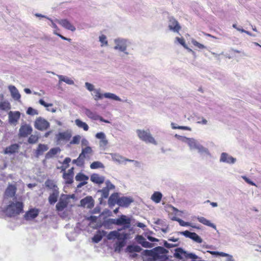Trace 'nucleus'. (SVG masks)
Masks as SVG:
<instances>
[{
	"mask_svg": "<svg viewBox=\"0 0 261 261\" xmlns=\"http://www.w3.org/2000/svg\"><path fill=\"white\" fill-rule=\"evenodd\" d=\"M168 253L163 247L158 246L151 250H144L142 254L149 257L146 261H170Z\"/></svg>",
	"mask_w": 261,
	"mask_h": 261,
	"instance_id": "obj_1",
	"label": "nucleus"
},
{
	"mask_svg": "<svg viewBox=\"0 0 261 261\" xmlns=\"http://www.w3.org/2000/svg\"><path fill=\"white\" fill-rule=\"evenodd\" d=\"M23 208V204L22 202H12L7 206L5 213L7 215L11 217L22 213Z\"/></svg>",
	"mask_w": 261,
	"mask_h": 261,
	"instance_id": "obj_2",
	"label": "nucleus"
},
{
	"mask_svg": "<svg viewBox=\"0 0 261 261\" xmlns=\"http://www.w3.org/2000/svg\"><path fill=\"white\" fill-rule=\"evenodd\" d=\"M185 139L191 150L196 149L198 150V152L201 154H205L208 155H210L208 149L201 145L197 140L193 138H185Z\"/></svg>",
	"mask_w": 261,
	"mask_h": 261,
	"instance_id": "obj_3",
	"label": "nucleus"
},
{
	"mask_svg": "<svg viewBox=\"0 0 261 261\" xmlns=\"http://www.w3.org/2000/svg\"><path fill=\"white\" fill-rule=\"evenodd\" d=\"M137 134L139 138L147 143H151L157 145V142L151 135L149 130L137 129Z\"/></svg>",
	"mask_w": 261,
	"mask_h": 261,
	"instance_id": "obj_4",
	"label": "nucleus"
},
{
	"mask_svg": "<svg viewBox=\"0 0 261 261\" xmlns=\"http://www.w3.org/2000/svg\"><path fill=\"white\" fill-rule=\"evenodd\" d=\"M114 42L115 44V46L114 47V49L123 52L125 55H128V53L126 51L129 44V41L127 39L118 38L114 39Z\"/></svg>",
	"mask_w": 261,
	"mask_h": 261,
	"instance_id": "obj_5",
	"label": "nucleus"
},
{
	"mask_svg": "<svg viewBox=\"0 0 261 261\" xmlns=\"http://www.w3.org/2000/svg\"><path fill=\"white\" fill-rule=\"evenodd\" d=\"M182 254H183L186 258H191L193 259H196L199 258V257L193 253H188L186 251L184 250L181 248H177L175 250V253H174V256L179 259H182Z\"/></svg>",
	"mask_w": 261,
	"mask_h": 261,
	"instance_id": "obj_6",
	"label": "nucleus"
},
{
	"mask_svg": "<svg viewBox=\"0 0 261 261\" xmlns=\"http://www.w3.org/2000/svg\"><path fill=\"white\" fill-rule=\"evenodd\" d=\"M117 225L122 226L121 228L118 229V231H121L130 227L131 219L125 215H121L117 218Z\"/></svg>",
	"mask_w": 261,
	"mask_h": 261,
	"instance_id": "obj_7",
	"label": "nucleus"
},
{
	"mask_svg": "<svg viewBox=\"0 0 261 261\" xmlns=\"http://www.w3.org/2000/svg\"><path fill=\"white\" fill-rule=\"evenodd\" d=\"M50 126L49 123L45 119L39 117L37 118L34 123L35 127L40 130H46Z\"/></svg>",
	"mask_w": 261,
	"mask_h": 261,
	"instance_id": "obj_8",
	"label": "nucleus"
},
{
	"mask_svg": "<svg viewBox=\"0 0 261 261\" xmlns=\"http://www.w3.org/2000/svg\"><path fill=\"white\" fill-rule=\"evenodd\" d=\"M72 137V133L70 130H67L65 132L59 133L56 136L57 141L58 143L61 141H68Z\"/></svg>",
	"mask_w": 261,
	"mask_h": 261,
	"instance_id": "obj_9",
	"label": "nucleus"
},
{
	"mask_svg": "<svg viewBox=\"0 0 261 261\" xmlns=\"http://www.w3.org/2000/svg\"><path fill=\"white\" fill-rule=\"evenodd\" d=\"M80 206L88 209H91L94 206V200L92 196H86L80 200Z\"/></svg>",
	"mask_w": 261,
	"mask_h": 261,
	"instance_id": "obj_10",
	"label": "nucleus"
},
{
	"mask_svg": "<svg viewBox=\"0 0 261 261\" xmlns=\"http://www.w3.org/2000/svg\"><path fill=\"white\" fill-rule=\"evenodd\" d=\"M33 131L32 127L29 124L22 125L19 129L18 135L19 137H27L30 135Z\"/></svg>",
	"mask_w": 261,
	"mask_h": 261,
	"instance_id": "obj_11",
	"label": "nucleus"
},
{
	"mask_svg": "<svg viewBox=\"0 0 261 261\" xmlns=\"http://www.w3.org/2000/svg\"><path fill=\"white\" fill-rule=\"evenodd\" d=\"M168 28L173 32L178 33L181 27L178 21L173 17H169Z\"/></svg>",
	"mask_w": 261,
	"mask_h": 261,
	"instance_id": "obj_12",
	"label": "nucleus"
},
{
	"mask_svg": "<svg viewBox=\"0 0 261 261\" xmlns=\"http://www.w3.org/2000/svg\"><path fill=\"white\" fill-rule=\"evenodd\" d=\"M134 202V199L131 197L122 196L119 197L118 201V205L123 207H128L129 205Z\"/></svg>",
	"mask_w": 261,
	"mask_h": 261,
	"instance_id": "obj_13",
	"label": "nucleus"
},
{
	"mask_svg": "<svg viewBox=\"0 0 261 261\" xmlns=\"http://www.w3.org/2000/svg\"><path fill=\"white\" fill-rule=\"evenodd\" d=\"M220 162L229 164H233L236 162V159L226 152H222L221 154Z\"/></svg>",
	"mask_w": 261,
	"mask_h": 261,
	"instance_id": "obj_14",
	"label": "nucleus"
},
{
	"mask_svg": "<svg viewBox=\"0 0 261 261\" xmlns=\"http://www.w3.org/2000/svg\"><path fill=\"white\" fill-rule=\"evenodd\" d=\"M20 115L19 111H10L8 113L9 122L12 124H15L20 119Z\"/></svg>",
	"mask_w": 261,
	"mask_h": 261,
	"instance_id": "obj_15",
	"label": "nucleus"
},
{
	"mask_svg": "<svg viewBox=\"0 0 261 261\" xmlns=\"http://www.w3.org/2000/svg\"><path fill=\"white\" fill-rule=\"evenodd\" d=\"M56 21L67 30H70L72 32H74L76 30L75 27L74 26H73L66 19H61V20L56 19Z\"/></svg>",
	"mask_w": 261,
	"mask_h": 261,
	"instance_id": "obj_16",
	"label": "nucleus"
},
{
	"mask_svg": "<svg viewBox=\"0 0 261 261\" xmlns=\"http://www.w3.org/2000/svg\"><path fill=\"white\" fill-rule=\"evenodd\" d=\"M39 211L37 208H32L25 213L24 217L26 220H30L36 218L39 215Z\"/></svg>",
	"mask_w": 261,
	"mask_h": 261,
	"instance_id": "obj_17",
	"label": "nucleus"
},
{
	"mask_svg": "<svg viewBox=\"0 0 261 261\" xmlns=\"http://www.w3.org/2000/svg\"><path fill=\"white\" fill-rule=\"evenodd\" d=\"M8 89L11 93L12 97L16 101H20L21 95L17 89L13 85H10Z\"/></svg>",
	"mask_w": 261,
	"mask_h": 261,
	"instance_id": "obj_18",
	"label": "nucleus"
},
{
	"mask_svg": "<svg viewBox=\"0 0 261 261\" xmlns=\"http://www.w3.org/2000/svg\"><path fill=\"white\" fill-rule=\"evenodd\" d=\"M119 198V197L118 193H113L108 199V204L109 207L112 208L116 204H118Z\"/></svg>",
	"mask_w": 261,
	"mask_h": 261,
	"instance_id": "obj_19",
	"label": "nucleus"
},
{
	"mask_svg": "<svg viewBox=\"0 0 261 261\" xmlns=\"http://www.w3.org/2000/svg\"><path fill=\"white\" fill-rule=\"evenodd\" d=\"M105 179L104 176H100L97 173H93L90 176L91 181L98 185L102 184L105 181Z\"/></svg>",
	"mask_w": 261,
	"mask_h": 261,
	"instance_id": "obj_20",
	"label": "nucleus"
},
{
	"mask_svg": "<svg viewBox=\"0 0 261 261\" xmlns=\"http://www.w3.org/2000/svg\"><path fill=\"white\" fill-rule=\"evenodd\" d=\"M67 204L68 202L66 199L60 198L56 205V210L58 212H61L67 206Z\"/></svg>",
	"mask_w": 261,
	"mask_h": 261,
	"instance_id": "obj_21",
	"label": "nucleus"
},
{
	"mask_svg": "<svg viewBox=\"0 0 261 261\" xmlns=\"http://www.w3.org/2000/svg\"><path fill=\"white\" fill-rule=\"evenodd\" d=\"M48 147L47 145L39 144L35 152V156L38 158L44 152L47 151Z\"/></svg>",
	"mask_w": 261,
	"mask_h": 261,
	"instance_id": "obj_22",
	"label": "nucleus"
},
{
	"mask_svg": "<svg viewBox=\"0 0 261 261\" xmlns=\"http://www.w3.org/2000/svg\"><path fill=\"white\" fill-rule=\"evenodd\" d=\"M19 148V145L17 144H13L6 147L4 150L5 154H13L15 153Z\"/></svg>",
	"mask_w": 261,
	"mask_h": 261,
	"instance_id": "obj_23",
	"label": "nucleus"
},
{
	"mask_svg": "<svg viewBox=\"0 0 261 261\" xmlns=\"http://www.w3.org/2000/svg\"><path fill=\"white\" fill-rule=\"evenodd\" d=\"M15 187L13 185H9L5 191V195L8 197H12L15 195Z\"/></svg>",
	"mask_w": 261,
	"mask_h": 261,
	"instance_id": "obj_24",
	"label": "nucleus"
},
{
	"mask_svg": "<svg viewBox=\"0 0 261 261\" xmlns=\"http://www.w3.org/2000/svg\"><path fill=\"white\" fill-rule=\"evenodd\" d=\"M112 158L113 161L117 162L119 164L125 165L126 158L117 153H113L112 154Z\"/></svg>",
	"mask_w": 261,
	"mask_h": 261,
	"instance_id": "obj_25",
	"label": "nucleus"
},
{
	"mask_svg": "<svg viewBox=\"0 0 261 261\" xmlns=\"http://www.w3.org/2000/svg\"><path fill=\"white\" fill-rule=\"evenodd\" d=\"M59 195V190H56V191L53 192L51 194H50L49 196L48 197L49 203L50 204H55L57 201Z\"/></svg>",
	"mask_w": 261,
	"mask_h": 261,
	"instance_id": "obj_26",
	"label": "nucleus"
},
{
	"mask_svg": "<svg viewBox=\"0 0 261 261\" xmlns=\"http://www.w3.org/2000/svg\"><path fill=\"white\" fill-rule=\"evenodd\" d=\"M106 234V232L105 230H102L101 231L100 230L98 231L97 233L92 238V241L95 243H98L102 240L103 236Z\"/></svg>",
	"mask_w": 261,
	"mask_h": 261,
	"instance_id": "obj_27",
	"label": "nucleus"
},
{
	"mask_svg": "<svg viewBox=\"0 0 261 261\" xmlns=\"http://www.w3.org/2000/svg\"><path fill=\"white\" fill-rule=\"evenodd\" d=\"M60 151L61 149L59 147L53 148L45 154V158L46 159L52 158L55 155L60 152Z\"/></svg>",
	"mask_w": 261,
	"mask_h": 261,
	"instance_id": "obj_28",
	"label": "nucleus"
},
{
	"mask_svg": "<svg viewBox=\"0 0 261 261\" xmlns=\"http://www.w3.org/2000/svg\"><path fill=\"white\" fill-rule=\"evenodd\" d=\"M109 192L110 191L108 190V188H105L97 191V193H100L101 194V197L99 198L100 204H101L102 203V199H106L109 197Z\"/></svg>",
	"mask_w": 261,
	"mask_h": 261,
	"instance_id": "obj_29",
	"label": "nucleus"
},
{
	"mask_svg": "<svg viewBox=\"0 0 261 261\" xmlns=\"http://www.w3.org/2000/svg\"><path fill=\"white\" fill-rule=\"evenodd\" d=\"M142 250L141 247L135 245H129L126 248V251L129 253L140 252Z\"/></svg>",
	"mask_w": 261,
	"mask_h": 261,
	"instance_id": "obj_30",
	"label": "nucleus"
},
{
	"mask_svg": "<svg viewBox=\"0 0 261 261\" xmlns=\"http://www.w3.org/2000/svg\"><path fill=\"white\" fill-rule=\"evenodd\" d=\"M197 219L199 222L202 223L203 224L211 227L214 228L215 229H216V226L214 224L211 223L209 220L205 219L204 217H198Z\"/></svg>",
	"mask_w": 261,
	"mask_h": 261,
	"instance_id": "obj_31",
	"label": "nucleus"
},
{
	"mask_svg": "<svg viewBox=\"0 0 261 261\" xmlns=\"http://www.w3.org/2000/svg\"><path fill=\"white\" fill-rule=\"evenodd\" d=\"M45 185L46 187L51 190L53 192H55L56 190H59V188H58L57 185L52 180L47 179L45 182Z\"/></svg>",
	"mask_w": 261,
	"mask_h": 261,
	"instance_id": "obj_32",
	"label": "nucleus"
},
{
	"mask_svg": "<svg viewBox=\"0 0 261 261\" xmlns=\"http://www.w3.org/2000/svg\"><path fill=\"white\" fill-rule=\"evenodd\" d=\"M85 113L88 118L94 120H98L99 115L96 113L92 112L88 109L85 110Z\"/></svg>",
	"mask_w": 261,
	"mask_h": 261,
	"instance_id": "obj_33",
	"label": "nucleus"
},
{
	"mask_svg": "<svg viewBox=\"0 0 261 261\" xmlns=\"http://www.w3.org/2000/svg\"><path fill=\"white\" fill-rule=\"evenodd\" d=\"M59 79V83L61 82H64L66 83L67 84L72 85L74 84V81L68 77L62 75H57Z\"/></svg>",
	"mask_w": 261,
	"mask_h": 261,
	"instance_id": "obj_34",
	"label": "nucleus"
},
{
	"mask_svg": "<svg viewBox=\"0 0 261 261\" xmlns=\"http://www.w3.org/2000/svg\"><path fill=\"white\" fill-rule=\"evenodd\" d=\"M162 194L160 192H155L152 195L151 199L156 203H159L162 198Z\"/></svg>",
	"mask_w": 261,
	"mask_h": 261,
	"instance_id": "obj_35",
	"label": "nucleus"
},
{
	"mask_svg": "<svg viewBox=\"0 0 261 261\" xmlns=\"http://www.w3.org/2000/svg\"><path fill=\"white\" fill-rule=\"evenodd\" d=\"M75 123L79 128H83L85 131H87L89 129L88 124L79 119L75 120Z\"/></svg>",
	"mask_w": 261,
	"mask_h": 261,
	"instance_id": "obj_36",
	"label": "nucleus"
},
{
	"mask_svg": "<svg viewBox=\"0 0 261 261\" xmlns=\"http://www.w3.org/2000/svg\"><path fill=\"white\" fill-rule=\"evenodd\" d=\"M103 97L107 98L113 99V100H115L116 101H122V100L121 99V98L119 97H118L115 94L111 93H105L103 94Z\"/></svg>",
	"mask_w": 261,
	"mask_h": 261,
	"instance_id": "obj_37",
	"label": "nucleus"
},
{
	"mask_svg": "<svg viewBox=\"0 0 261 261\" xmlns=\"http://www.w3.org/2000/svg\"><path fill=\"white\" fill-rule=\"evenodd\" d=\"M92 153V149L91 147L87 146L85 148H83L82 152L80 154L84 159L87 158V154H91Z\"/></svg>",
	"mask_w": 261,
	"mask_h": 261,
	"instance_id": "obj_38",
	"label": "nucleus"
},
{
	"mask_svg": "<svg viewBox=\"0 0 261 261\" xmlns=\"http://www.w3.org/2000/svg\"><path fill=\"white\" fill-rule=\"evenodd\" d=\"M100 89H96L92 95L94 96L95 100L97 101L99 99H101L103 98V94L100 93Z\"/></svg>",
	"mask_w": 261,
	"mask_h": 261,
	"instance_id": "obj_39",
	"label": "nucleus"
},
{
	"mask_svg": "<svg viewBox=\"0 0 261 261\" xmlns=\"http://www.w3.org/2000/svg\"><path fill=\"white\" fill-rule=\"evenodd\" d=\"M75 178L76 181H84L87 180L89 179V177L82 173H79L75 176Z\"/></svg>",
	"mask_w": 261,
	"mask_h": 261,
	"instance_id": "obj_40",
	"label": "nucleus"
},
{
	"mask_svg": "<svg viewBox=\"0 0 261 261\" xmlns=\"http://www.w3.org/2000/svg\"><path fill=\"white\" fill-rule=\"evenodd\" d=\"M104 167L103 164L99 161H95L90 165V168L92 169L103 168Z\"/></svg>",
	"mask_w": 261,
	"mask_h": 261,
	"instance_id": "obj_41",
	"label": "nucleus"
},
{
	"mask_svg": "<svg viewBox=\"0 0 261 261\" xmlns=\"http://www.w3.org/2000/svg\"><path fill=\"white\" fill-rule=\"evenodd\" d=\"M119 236V231L114 230L110 232L107 236V239L109 240H114L117 239V237Z\"/></svg>",
	"mask_w": 261,
	"mask_h": 261,
	"instance_id": "obj_42",
	"label": "nucleus"
},
{
	"mask_svg": "<svg viewBox=\"0 0 261 261\" xmlns=\"http://www.w3.org/2000/svg\"><path fill=\"white\" fill-rule=\"evenodd\" d=\"M73 164H75L77 166L82 167L84 164V159L80 154L79 157L72 161Z\"/></svg>",
	"mask_w": 261,
	"mask_h": 261,
	"instance_id": "obj_43",
	"label": "nucleus"
},
{
	"mask_svg": "<svg viewBox=\"0 0 261 261\" xmlns=\"http://www.w3.org/2000/svg\"><path fill=\"white\" fill-rule=\"evenodd\" d=\"M11 109L10 103L8 101H3L0 103V109L7 111Z\"/></svg>",
	"mask_w": 261,
	"mask_h": 261,
	"instance_id": "obj_44",
	"label": "nucleus"
},
{
	"mask_svg": "<svg viewBox=\"0 0 261 261\" xmlns=\"http://www.w3.org/2000/svg\"><path fill=\"white\" fill-rule=\"evenodd\" d=\"M126 241H118L116 243L115 251H120L121 249L125 246Z\"/></svg>",
	"mask_w": 261,
	"mask_h": 261,
	"instance_id": "obj_45",
	"label": "nucleus"
},
{
	"mask_svg": "<svg viewBox=\"0 0 261 261\" xmlns=\"http://www.w3.org/2000/svg\"><path fill=\"white\" fill-rule=\"evenodd\" d=\"M117 219H113L109 218L106 221H105L103 223V225L105 226H109L111 224H115L117 225Z\"/></svg>",
	"mask_w": 261,
	"mask_h": 261,
	"instance_id": "obj_46",
	"label": "nucleus"
},
{
	"mask_svg": "<svg viewBox=\"0 0 261 261\" xmlns=\"http://www.w3.org/2000/svg\"><path fill=\"white\" fill-rule=\"evenodd\" d=\"M171 127L173 129H183V130H191V129L190 127L188 126H176L175 123L172 122L171 124Z\"/></svg>",
	"mask_w": 261,
	"mask_h": 261,
	"instance_id": "obj_47",
	"label": "nucleus"
},
{
	"mask_svg": "<svg viewBox=\"0 0 261 261\" xmlns=\"http://www.w3.org/2000/svg\"><path fill=\"white\" fill-rule=\"evenodd\" d=\"M191 239L198 243L202 242V239L195 232H193Z\"/></svg>",
	"mask_w": 261,
	"mask_h": 261,
	"instance_id": "obj_48",
	"label": "nucleus"
},
{
	"mask_svg": "<svg viewBox=\"0 0 261 261\" xmlns=\"http://www.w3.org/2000/svg\"><path fill=\"white\" fill-rule=\"evenodd\" d=\"M63 177L65 180L66 184H71L73 182V176L71 175L63 174Z\"/></svg>",
	"mask_w": 261,
	"mask_h": 261,
	"instance_id": "obj_49",
	"label": "nucleus"
},
{
	"mask_svg": "<svg viewBox=\"0 0 261 261\" xmlns=\"http://www.w3.org/2000/svg\"><path fill=\"white\" fill-rule=\"evenodd\" d=\"M38 139L39 138L38 136L32 135L28 139V142L30 144H35L38 142Z\"/></svg>",
	"mask_w": 261,
	"mask_h": 261,
	"instance_id": "obj_50",
	"label": "nucleus"
},
{
	"mask_svg": "<svg viewBox=\"0 0 261 261\" xmlns=\"http://www.w3.org/2000/svg\"><path fill=\"white\" fill-rule=\"evenodd\" d=\"M27 114L29 115L34 116L38 114L37 110L33 109L32 107H29L27 110Z\"/></svg>",
	"mask_w": 261,
	"mask_h": 261,
	"instance_id": "obj_51",
	"label": "nucleus"
},
{
	"mask_svg": "<svg viewBox=\"0 0 261 261\" xmlns=\"http://www.w3.org/2000/svg\"><path fill=\"white\" fill-rule=\"evenodd\" d=\"M81 137L80 135H76L72 138V140L70 141V144H79L80 142Z\"/></svg>",
	"mask_w": 261,
	"mask_h": 261,
	"instance_id": "obj_52",
	"label": "nucleus"
},
{
	"mask_svg": "<svg viewBox=\"0 0 261 261\" xmlns=\"http://www.w3.org/2000/svg\"><path fill=\"white\" fill-rule=\"evenodd\" d=\"M207 252L210 253L211 254L215 256H220L223 257L227 255L226 253H224L223 252H218L214 251H207Z\"/></svg>",
	"mask_w": 261,
	"mask_h": 261,
	"instance_id": "obj_53",
	"label": "nucleus"
},
{
	"mask_svg": "<svg viewBox=\"0 0 261 261\" xmlns=\"http://www.w3.org/2000/svg\"><path fill=\"white\" fill-rule=\"evenodd\" d=\"M127 239V234L126 233H120L119 232V236L117 237V239L118 241H126V240Z\"/></svg>",
	"mask_w": 261,
	"mask_h": 261,
	"instance_id": "obj_54",
	"label": "nucleus"
},
{
	"mask_svg": "<svg viewBox=\"0 0 261 261\" xmlns=\"http://www.w3.org/2000/svg\"><path fill=\"white\" fill-rule=\"evenodd\" d=\"M135 240H136L137 243L141 245V246H142V243L146 240V239L142 236L141 235L136 236V237H135Z\"/></svg>",
	"mask_w": 261,
	"mask_h": 261,
	"instance_id": "obj_55",
	"label": "nucleus"
},
{
	"mask_svg": "<svg viewBox=\"0 0 261 261\" xmlns=\"http://www.w3.org/2000/svg\"><path fill=\"white\" fill-rule=\"evenodd\" d=\"M177 233L182 234V235L184 236L185 237H186V238H189L191 239V237L192 236L193 232H190L188 230H186L184 231H178V232H177Z\"/></svg>",
	"mask_w": 261,
	"mask_h": 261,
	"instance_id": "obj_56",
	"label": "nucleus"
},
{
	"mask_svg": "<svg viewBox=\"0 0 261 261\" xmlns=\"http://www.w3.org/2000/svg\"><path fill=\"white\" fill-rule=\"evenodd\" d=\"M99 41L102 44V45H108L107 37L105 35H101L99 37Z\"/></svg>",
	"mask_w": 261,
	"mask_h": 261,
	"instance_id": "obj_57",
	"label": "nucleus"
},
{
	"mask_svg": "<svg viewBox=\"0 0 261 261\" xmlns=\"http://www.w3.org/2000/svg\"><path fill=\"white\" fill-rule=\"evenodd\" d=\"M176 41H177L179 44H180L183 47H184L185 48L188 49V47L185 43V41L184 39L182 38H179V37H176L175 38Z\"/></svg>",
	"mask_w": 261,
	"mask_h": 261,
	"instance_id": "obj_58",
	"label": "nucleus"
},
{
	"mask_svg": "<svg viewBox=\"0 0 261 261\" xmlns=\"http://www.w3.org/2000/svg\"><path fill=\"white\" fill-rule=\"evenodd\" d=\"M179 245V244H170L168 243L166 241H164V246L167 248H171L177 247Z\"/></svg>",
	"mask_w": 261,
	"mask_h": 261,
	"instance_id": "obj_59",
	"label": "nucleus"
},
{
	"mask_svg": "<svg viewBox=\"0 0 261 261\" xmlns=\"http://www.w3.org/2000/svg\"><path fill=\"white\" fill-rule=\"evenodd\" d=\"M106 187L105 188H108V190L110 191V190L114 189L115 187L112 184L110 180H108L106 181Z\"/></svg>",
	"mask_w": 261,
	"mask_h": 261,
	"instance_id": "obj_60",
	"label": "nucleus"
},
{
	"mask_svg": "<svg viewBox=\"0 0 261 261\" xmlns=\"http://www.w3.org/2000/svg\"><path fill=\"white\" fill-rule=\"evenodd\" d=\"M85 87L89 91H94L96 89H94V86L92 84L88 82L85 83Z\"/></svg>",
	"mask_w": 261,
	"mask_h": 261,
	"instance_id": "obj_61",
	"label": "nucleus"
},
{
	"mask_svg": "<svg viewBox=\"0 0 261 261\" xmlns=\"http://www.w3.org/2000/svg\"><path fill=\"white\" fill-rule=\"evenodd\" d=\"M142 247L144 248H151L153 247V244L145 240L144 242L142 243Z\"/></svg>",
	"mask_w": 261,
	"mask_h": 261,
	"instance_id": "obj_62",
	"label": "nucleus"
},
{
	"mask_svg": "<svg viewBox=\"0 0 261 261\" xmlns=\"http://www.w3.org/2000/svg\"><path fill=\"white\" fill-rule=\"evenodd\" d=\"M39 102L41 105L43 106L44 107H45L46 108H48V107H51L53 106L52 103H47L42 99H40L39 100Z\"/></svg>",
	"mask_w": 261,
	"mask_h": 261,
	"instance_id": "obj_63",
	"label": "nucleus"
},
{
	"mask_svg": "<svg viewBox=\"0 0 261 261\" xmlns=\"http://www.w3.org/2000/svg\"><path fill=\"white\" fill-rule=\"evenodd\" d=\"M192 43H193V45L197 46L199 48L202 49V48H205V46H204L203 44L198 42L197 41H196L195 40L192 41Z\"/></svg>",
	"mask_w": 261,
	"mask_h": 261,
	"instance_id": "obj_64",
	"label": "nucleus"
}]
</instances>
